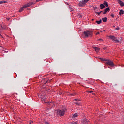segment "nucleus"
I'll use <instances>...</instances> for the list:
<instances>
[{"label":"nucleus","instance_id":"obj_34","mask_svg":"<svg viewBox=\"0 0 124 124\" xmlns=\"http://www.w3.org/2000/svg\"><path fill=\"white\" fill-rule=\"evenodd\" d=\"M101 32H102V31H101Z\"/></svg>","mask_w":124,"mask_h":124},{"label":"nucleus","instance_id":"obj_35","mask_svg":"<svg viewBox=\"0 0 124 124\" xmlns=\"http://www.w3.org/2000/svg\"><path fill=\"white\" fill-rule=\"evenodd\" d=\"M13 17H14V16H13Z\"/></svg>","mask_w":124,"mask_h":124},{"label":"nucleus","instance_id":"obj_19","mask_svg":"<svg viewBox=\"0 0 124 124\" xmlns=\"http://www.w3.org/2000/svg\"><path fill=\"white\" fill-rule=\"evenodd\" d=\"M103 12V11H101L99 12H96V13H97L98 15H100L101 13H102Z\"/></svg>","mask_w":124,"mask_h":124},{"label":"nucleus","instance_id":"obj_18","mask_svg":"<svg viewBox=\"0 0 124 124\" xmlns=\"http://www.w3.org/2000/svg\"><path fill=\"white\" fill-rule=\"evenodd\" d=\"M7 2L6 1H0V4H2L3 3H7Z\"/></svg>","mask_w":124,"mask_h":124},{"label":"nucleus","instance_id":"obj_11","mask_svg":"<svg viewBox=\"0 0 124 124\" xmlns=\"http://www.w3.org/2000/svg\"><path fill=\"white\" fill-rule=\"evenodd\" d=\"M78 116V113H75L73 116H72V118H76V117H77Z\"/></svg>","mask_w":124,"mask_h":124},{"label":"nucleus","instance_id":"obj_29","mask_svg":"<svg viewBox=\"0 0 124 124\" xmlns=\"http://www.w3.org/2000/svg\"><path fill=\"white\" fill-rule=\"evenodd\" d=\"M75 100L76 101H79V100H77V99H75Z\"/></svg>","mask_w":124,"mask_h":124},{"label":"nucleus","instance_id":"obj_5","mask_svg":"<svg viewBox=\"0 0 124 124\" xmlns=\"http://www.w3.org/2000/svg\"><path fill=\"white\" fill-rule=\"evenodd\" d=\"M108 37L110 38L111 40H113L115 43H119L120 42V40H119L116 37L114 36L110 35L108 36Z\"/></svg>","mask_w":124,"mask_h":124},{"label":"nucleus","instance_id":"obj_23","mask_svg":"<svg viewBox=\"0 0 124 124\" xmlns=\"http://www.w3.org/2000/svg\"><path fill=\"white\" fill-rule=\"evenodd\" d=\"M111 16L112 18H114L115 17V16L113 14H112L111 15Z\"/></svg>","mask_w":124,"mask_h":124},{"label":"nucleus","instance_id":"obj_12","mask_svg":"<svg viewBox=\"0 0 124 124\" xmlns=\"http://www.w3.org/2000/svg\"><path fill=\"white\" fill-rule=\"evenodd\" d=\"M103 4L106 7H108V3H107V2H104Z\"/></svg>","mask_w":124,"mask_h":124},{"label":"nucleus","instance_id":"obj_31","mask_svg":"<svg viewBox=\"0 0 124 124\" xmlns=\"http://www.w3.org/2000/svg\"><path fill=\"white\" fill-rule=\"evenodd\" d=\"M97 34H99V32H98L97 33Z\"/></svg>","mask_w":124,"mask_h":124},{"label":"nucleus","instance_id":"obj_17","mask_svg":"<svg viewBox=\"0 0 124 124\" xmlns=\"http://www.w3.org/2000/svg\"><path fill=\"white\" fill-rule=\"evenodd\" d=\"M2 29H3V27L0 25V32H2Z\"/></svg>","mask_w":124,"mask_h":124},{"label":"nucleus","instance_id":"obj_21","mask_svg":"<svg viewBox=\"0 0 124 124\" xmlns=\"http://www.w3.org/2000/svg\"><path fill=\"white\" fill-rule=\"evenodd\" d=\"M83 123V124H86L87 123V119H84Z\"/></svg>","mask_w":124,"mask_h":124},{"label":"nucleus","instance_id":"obj_16","mask_svg":"<svg viewBox=\"0 0 124 124\" xmlns=\"http://www.w3.org/2000/svg\"><path fill=\"white\" fill-rule=\"evenodd\" d=\"M24 8H26L24 7V6L22 7L21 9H20L19 12H22V10H23Z\"/></svg>","mask_w":124,"mask_h":124},{"label":"nucleus","instance_id":"obj_14","mask_svg":"<svg viewBox=\"0 0 124 124\" xmlns=\"http://www.w3.org/2000/svg\"><path fill=\"white\" fill-rule=\"evenodd\" d=\"M95 50L96 52H99V51L100 50V48L98 47H95Z\"/></svg>","mask_w":124,"mask_h":124},{"label":"nucleus","instance_id":"obj_6","mask_svg":"<svg viewBox=\"0 0 124 124\" xmlns=\"http://www.w3.org/2000/svg\"><path fill=\"white\" fill-rule=\"evenodd\" d=\"M32 4H33V2H30L26 4L25 5H24V7L25 8H27V7H30V6H31V5H32Z\"/></svg>","mask_w":124,"mask_h":124},{"label":"nucleus","instance_id":"obj_26","mask_svg":"<svg viewBox=\"0 0 124 124\" xmlns=\"http://www.w3.org/2000/svg\"><path fill=\"white\" fill-rule=\"evenodd\" d=\"M36 2H39V1H41V0H36Z\"/></svg>","mask_w":124,"mask_h":124},{"label":"nucleus","instance_id":"obj_36","mask_svg":"<svg viewBox=\"0 0 124 124\" xmlns=\"http://www.w3.org/2000/svg\"><path fill=\"white\" fill-rule=\"evenodd\" d=\"M123 0V1H124V0Z\"/></svg>","mask_w":124,"mask_h":124},{"label":"nucleus","instance_id":"obj_24","mask_svg":"<svg viewBox=\"0 0 124 124\" xmlns=\"http://www.w3.org/2000/svg\"><path fill=\"white\" fill-rule=\"evenodd\" d=\"M78 17H79V18H82V15H79Z\"/></svg>","mask_w":124,"mask_h":124},{"label":"nucleus","instance_id":"obj_13","mask_svg":"<svg viewBox=\"0 0 124 124\" xmlns=\"http://www.w3.org/2000/svg\"><path fill=\"white\" fill-rule=\"evenodd\" d=\"M122 14H124V10H120L119 12V15H121Z\"/></svg>","mask_w":124,"mask_h":124},{"label":"nucleus","instance_id":"obj_25","mask_svg":"<svg viewBox=\"0 0 124 124\" xmlns=\"http://www.w3.org/2000/svg\"><path fill=\"white\" fill-rule=\"evenodd\" d=\"M116 30H117V31H119V30H120V28L117 27V28H116Z\"/></svg>","mask_w":124,"mask_h":124},{"label":"nucleus","instance_id":"obj_32","mask_svg":"<svg viewBox=\"0 0 124 124\" xmlns=\"http://www.w3.org/2000/svg\"><path fill=\"white\" fill-rule=\"evenodd\" d=\"M99 40H102V39H99Z\"/></svg>","mask_w":124,"mask_h":124},{"label":"nucleus","instance_id":"obj_2","mask_svg":"<svg viewBox=\"0 0 124 124\" xmlns=\"http://www.w3.org/2000/svg\"><path fill=\"white\" fill-rule=\"evenodd\" d=\"M101 60H102V61L107 62L106 63V64H107V65H109V66H112V67H113V66H114V62H113L112 61L106 59H101Z\"/></svg>","mask_w":124,"mask_h":124},{"label":"nucleus","instance_id":"obj_28","mask_svg":"<svg viewBox=\"0 0 124 124\" xmlns=\"http://www.w3.org/2000/svg\"><path fill=\"white\" fill-rule=\"evenodd\" d=\"M48 82H49L48 80H46V82L45 84H46V83H48Z\"/></svg>","mask_w":124,"mask_h":124},{"label":"nucleus","instance_id":"obj_1","mask_svg":"<svg viewBox=\"0 0 124 124\" xmlns=\"http://www.w3.org/2000/svg\"><path fill=\"white\" fill-rule=\"evenodd\" d=\"M66 111V108L65 107L62 108L61 109H59L57 110V114L59 115L61 117L64 115L65 114V111Z\"/></svg>","mask_w":124,"mask_h":124},{"label":"nucleus","instance_id":"obj_27","mask_svg":"<svg viewBox=\"0 0 124 124\" xmlns=\"http://www.w3.org/2000/svg\"><path fill=\"white\" fill-rule=\"evenodd\" d=\"M33 123V121H31V122H30V124H31Z\"/></svg>","mask_w":124,"mask_h":124},{"label":"nucleus","instance_id":"obj_7","mask_svg":"<svg viewBox=\"0 0 124 124\" xmlns=\"http://www.w3.org/2000/svg\"><path fill=\"white\" fill-rule=\"evenodd\" d=\"M117 2L118 3H119V4L120 5V6H122L123 7V6H124V2L121 1V0H117Z\"/></svg>","mask_w":124,"mask_h":124},{"label":"nucleus","instance_id":"obj_10","mask_svg":"<svg viewBox=\"0 0 124 124\" xmlns=\"http://www.w3.org/2000/svg\"><path fill=\"white\" fill-rule=\"evenodd\" d=\"M102 21L104 23L107 22V17H104V18H102Z\"/></svg>","mask_w":124,"mask_h":124},{"label":"nucleus","instance_id":"obj_33","mask_svg":"<svg viewBox=\"0 0 124 124\" xmlns=\"http://www.w3.org/2000/svg\"><path fill=\"white\" fill-rule=\"evenodd\" d=\"M103 31H105V30H103Z\"/></svg>","mask_w":124,"mask_h":124},{"label":"nucleus","instance_id":"obj_4","mask_svg":"<svg viewBox=\"0 0 124 124\" xmlns=\"http://www.w3.org/2000/svg\"><path fill=\"white\" fill-rule=\"evenodd\" d=\"M89 1V0H82L79 3V6L80 7H83L86 5L87 2Z\"/></svg>","mask_w":124,"mask_h":124},{"label":"nucleus","instance_id":"obj_9","mask_svg":"<svg viewBox=\"0 0 124 124\" xmlns=\"http://www.w3.org/2000/svg\"><path fill=\"white\" fill-rule=\"evenodd\" d=\"M96 23H97V24H98V25H100V24H101V23H102V20H101V19L99 21H96Z\"/></svg>","mask_w":124,"mask_h":124},{"label":"nucleus","instance_id":"obj_22","mask_svg":"<svg viewBox=\"0 0 124 124\" xmlns=\"http://www.w3.org/2000/svg\"><path fill=\"white\" fill-rule=\"evenodd\" d=\"M106 12H105V10H104V11H103L102 13L103 14H106Z\"/></svg>","mask_w":124,"mask_h":124},{"label":"nucleus","instance_id":"obj_15","mask_svg":"<svg viewBox=\"0 0 124 124\" xmlns=\"http://www.w3.org/2000/svg\"><path fill=\"white\" fill-rule=\"evenodd\" d=\"M105 12L110 11V8L107 7L105 9Z\"/></svg>","mask_w":124,"mask_h":124},{"label":"nucleus","instance_id":"obj_3","mask_svg":"<svg viewBox=\"0 0 124 124\" xmlns=\"http://www.w3.org/2000/svg\"><path fill=\"white\" fill-rule=\"evenodd\" d=\"M84 34L85 37H91L92 36V32L90 31H84Z\"/></svg>","mask_w":124,"mask_h":124},{"label":"nucleus","instance_id":"obj_20","mask_svg":"<svg viewBox=\"0 0 124 124\" xmlns=\"http://www.w3.org/2000/svg\"><path fill=\"white\" fill-rule=\"evenodd\" d=\"M75 104H77V105H81V103L80 102H76Z\"/></svg>","mask_w":124,"mask_h":124},{"label":"nucleus","instance_id":"obj_8","mask_svg":"<svg viewBox=\"0 0 124 124\" xmlns=\"http://www.w3.org/2000/svg\"><path fill=\"white\" fill-rule=\"evenodd\" d=\"M100 7L101 9H103V8H105V6L103 4H101L100 5Z\"/></svg>","mask_w":124,"mask_h":124},{"label":"nucleus","instance_id":"obj_30","mask_svg":"<svg viewBox=\"0 0 124 124\" xmlns=\"http://www.w3.org/2000/svg\"><path fill=\"white\" fill-rule=\"evenodd\" d=\"M92 21H94V19H92Z\"/></svg>","mask_w":124,"mask_h":124}]
</instances>
